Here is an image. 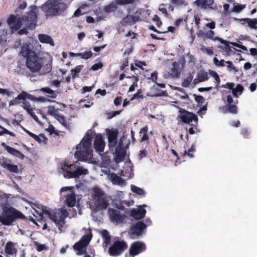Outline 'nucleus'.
<instances>
[{
    "label": "nucleus",
    "instance_id": "1",
    "mask_svg": "<svg viewBox=\"0 0 257 257\" xmlns=\"http://www.w3.org/2000/svg\"><path fill=\"white\" fill-rule=\"evenodd\" d=\"M41 49V45L33 40L23 44L21 48L20 54L27 58L26 66L32 72H41L43 66L42 59L34 51H39Z\"/></svg>",
    "mask_w": 257,
    "mask_h": 257
},
{
    "label": "nucleus",
    "instance_id": "2",
    "mask_svg": "<svg viewBox=\"0 0 257 257\" xmlns=\"http://www.w3.org/2000/svg\"><path fill=\"white\" fill-rule=\"evenodd\" d=\"M35 6L30 7V11L27 16L11 15L8 20V23L12 32L19 30L22 26H26L31 29H34L37 24V14Z\"/></svg>",
    "mask_w": 257,
    "mask_h": 257
},
{
    "label": "nucleus",
    "instance_id": "3",
    "mask_svg": "<svg viewBox=\"0 0 257 257\" xmlns=\"http://www.w3.org/2000/svg\"><path fill=\"white\" fill-rule=\"evenodd\" d=\"M92 132L88 131L81 142L76 147L75 153V157L80 161L94 163L93 150L91 147V138Z\"/></svg>",
    "mask_w": 257,
    "mask_h": 257
},
{
    "label": "nucleus",
    "instance_id": "4",
    "mask_svg": "<svg viewBox=\"0 0 257 257\" xmlns=\"http://www.w3.org/2000/svg\"><path fill=\"white\" fill-rule=\"evenodd\" d=\"M34 210L36 213L35 214L34 213V215L36 217H39L38 220H42L44 217V215H45L46 217H49L55 223L60 230L64 226L65 223V220L68 215L67 211L64 208H61L55 212H52L50 208L43 206H42V212L39 213L35 209H34Z\"/></svg>",
    "mask_w": 257,
    "mask_h": 257
},
{
    "label": "nucleus",
    "instance_id": "5",
    "mask_svg": "<svg viewBox=\"0 0 257 257\" xmlns=\"http://www.w3.org/2000/svg\"><path fill=\"white\" fill-rule=\"evenodd\" d=\"M59 172L63 174L64 177L67 179L77 178L83 177L89 174L88 169L76 162L69 164L66 162L60 163L58 167Z\"/></svg>",
    "mask_w": 257,
    "mask_h": 257
},
{
    "label": "nucleus",
    "instance_id": "6",
    "mask_svg": "<svg viewBox=\"0 0 257 257\" xmlns=\"http://www.w3.org/2000/svg\"><path fill=\"white\" fill-rule=\"evenodd\" d=\"M67 8V5L61 0H49L42 6L47 18L60 16Z\"/></svg>",
    "mask_w": 257,
    "mask_h": 257
},
{
    "label": "nucleus",
    "instance_id": "7",
    "mask_svg": "<svg viewBox=\"0 0 257 257\" xmlns=\"http://www.w3.org/2000/svg\"><path fill=\"white\" fill-rule=\"evenodd\" d=\"M89 205L92 210H101L108 206L107 197L99 188L94 187L92 188L91 199L89 201Z\"/></svg>",
    "mask_w": 257,
    "mask_h": 257
},
{
    "label": "nucleus",
    "instance_id": "8",
    "mask_svg": "<svg viewBox=\"0 0 257 257\" xmlns=\"http://www.w3.org/2000/svg\"><path fill=\"white\" fill-rule=\"evenodd\" d=\"M24 215L13 208H4L0 215V222L4 225H10L15 218H23Z\"/></svg>",
    "mask_w": 257,
    "mask_h": 257
},
{
    "label": "nucleus",
    "instance_id": "9",
    "mask_svg": "<svg viewBox=\"0 0 257 257\" xmlns=\"http://www.w3.org/2000/svg\"><path fill=\"white\" fill-rule=\"evenodd\" d=\"M74 187H64L60 190V195L65 204L69 207H73L77 204L76 196L74 191Z\"/></svg>",
    "mask_w": 257,
    "mask_h": 257
},
{
    "label": "nucleus",
    "instance_id": "10",
    "mask_svg": "<svg viewBox=\"0 0 257 257\" xmlns=\"http://www.w3.org/2000/svg\"><path fill=\"white\" fill-rule=\"evenodd\" d=\"M29 99L31 101L38 102H44L47 101V99L44 97H36L34 96L29 94L26 91H22L15 99L10 101L9 106H13L21 103V101H24L26 99Z\"/></svg>",
    "mask_w": 257,
    "mask_h": 257
},
{
    "label": "nucleus",
    "instance_id": "11",
    "mask_svg": "<svg viewBox=\"0 0 257 257\" xmlns=\"http://www.w3.org/2000/svg\"><path fill=\"white\" fill-rule=\"evenodd\" d=\"M91 238L92 234L90 230H89L87 234L83 235L79 241L73 245V248L76 251L77 254L82 255L85 253L86 247L91 241Z\"/></svg>",
    "mask_w": 257,
    "mask_h": 257
},
{
    "label": "nucleus",
    "instance_id": "12",
    "mask_svg": "<svg viewBox=\"0 0 257 257\" xmlns=\"http://www.w3.org/2000/svg\"><path fill=\"white\" fill-rule=\"evenodd\" d=\"M179 112L178 115V119H180L182 122L190 124L192 122H195V124L197 123V116L191 112H190L182 108H179Z\"/></svg>",
    "mask_w": 257,
    "mask_h": 257
},
{
    "label": "nucleus",
    "instance_id": "13",
    "mask_svg": "<svg viewBox=\"0 0 257 257\" xmlns=\"http://www.w3.org/2000/svg\"><path fill=\"white\" fill-rule=\"evenodd\" d=\"M127 248L126 244L123 241H116L109 248L111 256H117L123 252Z\"/></svg>",
    "mask_w": 257,
    "mask_h": 257
},
{
    "label": "nucleus",
    "instance_id": "14",
    "mask_svg": "<svg viewBox=\"0 0 257 257\" xmlns=\"http://www.w3.org/2000/svg\"><path fill=\"white\" fill-rule=\"evenodd\" d=\"M146 227V225L144 222L139 221L132 225L128 234L132 238L138 237L141 235Z\"/></svg>",
    "mask_w": 257,
    "mask_h": 257
},
{
    "label": "nucleus",
    "instance_id": "15",
    "mask_svg": "<svg viewBox=\"0 0 257 257\" xmlns=\"http://www.w3.org/2000/svg\"><path fill=\"white\" fill-rule=\"evenodd\" d=\"M134 167L130 160L123 163L122 169L120 170V175L124 177L126 180L130 179L134 176Z\"/></svg>",
    "mask_w": 257,
    "mask_h": 257
},
{
    "label": "nucleus",
    "instance_id": "16",
    "mask_svg": "<svg viewBox=\"0 0 257 257\" xmlns=\"http://www.w3.org/2000/svg\"><path fill=\"white\" fill-rule=\"evenodd\" d=\"M93 146L95 151L99 153L102 159H103V158L106 157L105 155H103L101 154V153L103 152L105 146V142L103 141L101 134H97L96 135Z\"/></svg>",
    "mask_w": 257,
    "mask_h": 257
},
{
    "label": "nucleus",
    "instance_id": "17",
    "mask_svg": "<svg viewBox=\"0 0 257 257\" xmlns=\"http://www.w3.org/2000/svg\"><path fill=\"white\" fill-rule=\"evenodd\" d=\"M108 214L110 221L115 224L122 222L124 219V214L116 209H108Z\"/></svg>",
    "mask_w": 257,
    "mask_h": 257
},
{
    "label": "nucleus",
    "instance_id": "18",
    "mask_svg": "<svg viewBox=\"0 0 257 257\" xmlns=\"http://www.w3.org/2000/svg\"><path fill=\"white\" fill-rule=\"evenodd\" d=\"M224 87L228 89V93H231L234 97H237L241 95L243 90V87L240 84H237L235 86L233 83H227Z\"/></svg>",
    "mask_w": 257,
    "mask_h": 257
},
{
    "label": "nucleus",
    "instance_id": "19",
    "mask_svg": "<svg viewBox=\"0 0 257 257\" xmlns=\"http://www.w3.org/2000/svg\"><path fill=\"white\" fill-rule=\"evenodd\" d=\"M146 250V245L141 241H136L132 243L130 248V254L134 256Z\"/></svg>",
    "mask_w": 257,
    "mask_h": 257
},
{
    "label": "nucleus",
    "instance_id": "20",
    "mask_svg": "<svg viewBox=\"0 0 257 257\" xmlns=\"http://www.w3.org/2000/svg\"><path fill=\"white\" fill-rule=\"evenodd\" d=\"M146 206L147 205H144L143 207L140 206L138 208L133 209L131 211V216L136 219H141L143 218L146 213V210L143 207Z\"/></svg>",
    "mask_w": 257,
    "mask_h": 257
},
{
    "label": "nucleus",
    "instance_id": "21",
    "mask_svg": "<svg viewBox=\"0 0 257 257\" xmlns=\"http://www.w3.org/2000/svg\"><path fill=\"white\" fill-rule=\"evenodd\" d=\"M195 4L204 9L215 10L216 7L213 6V0H196Z\"/></svg>",
    "mask_w": 257,
    "mask_h": 257
},
{
    "label": "nucleus",
    "instance_id": "22",
    "mask_svg": "<svg viewBox=\"0 0 257 257\" xmlns=\"http://www.w3.org/2000/svg\"><path fill=\"white\" fill-rule=\"evenodd\" d=\"M109 146L111 147L115 146L117 143V132L113 130L107 131Z\"/></svg>",
    "mask_w": 257,
    "mask_h": 257
},
{
    "label": "nucleus",
    "instance_id": "23",
    "mask_svg": "<svg viewBox=\"0 0 257 257\" xmlns=\"http://www.w3.org/2000/svg\"><path fill=\"white\" fill-rule=\"evenodd\" d=\"M108 179L113 185L124 186L125 185V181L114 173H110L108 175Z\"/></svg>",
    "mask_w": 257,
    "mask_h": 257
},
{
    "label": "nucleus",
    "instance_id": "24",
    "mask_svg": "<svg viewBox=\"0 0 257 257\" xmlns=\"http://www.w3.org/2000/svg\"><path fill=\"white\" fill-rule=\"evenodd\" d=\"M140 19V15L137 13L132 15H128L124 18L122 20V24L123 25H132L139 21Z\"/></svg>",
    "mask_w": 257,
    "mask_h": 257
},
{
    "label": "nucleus",
    "instance_id": "25",
    "mask_svg": "<svg viewBox=\"0 0 257 257\" xmlns=\"http://www.w3.org/2000/svg\"><path fill=\"white\" fill-rule=\"evenodd\" d=\"M2 145L5 148L7 152L13 156L21 159H23L24 158V155L18 150L7 146L5 143H2Z\"/></svg>",
    "mask_w": 257,
    "mask_h": 257
},
{
    "label": "nucleus",
    "instance_id": "26",
    "mask_svg": "<svg viewBox=\"0 0 257 257\" xmlns=\"http://www.w3.org/2000/svg\"><path fill=\"white\" fill-rule=\"evenodd\" d=\"M22 102H23V104L22 105L23 108L26 110L27 113H29L35 120L38 122V118L34 113L33 109L32 108L30 103L28 101H27L26 99L24 101L22 100L21 103Z\"/></svg>",
    "mask_w": 257,
    "mask_h": 257
},
{
    "label": "nucleus",
    "instance_id": "27",
    "mask_svg": "<svg viewBox=\"0 0 257 257\" xmlns=\"http://www.w3.org/2000/svg\"><path fill=\"white\" fill-rule=\"evenodd\" d=\"M39 40L42 43L49 44L51 46L55 45L53 39L49 35L40 34L38 36Z\"/></svg>",
    "mask_w": 257,
    "mask_h": 257
},
{
    "label": "nucleus",
    "instance_id": "28",
    "mask_svg": "<svg viewBox=\"0 0 257 257\" xmlns=\"http://www.w3.org/2000/svg\"><path fill=\"white\" fill-rule=\"evenodd\" d=\"M2 166L12 173H17L19 172V168L18 166L11 164L10 161H4L3 162Z\"/></svg>",
    "mask_w": 257,
    "mask_h": 257
},
{
    "label": "nucleus",
    "instance_id": "29",
    "mask_svg": "<svg viewBox=\"0 0 257 257\" xmlns=\"http://www.w3.org/2000/svg\"><path fill=\"white\" fill-rule=\"evenodd\" d=\"M16 243L11 241L8 242L5 246V252L6 253L10 255H13L16 254L17 252V249L16 247Z\"/></svg>",
    "mask_w": 257,
    "mask_h": 257
},
{
    "label": "nucleus",
    "instance_id": "30",
    "mask_svg": "<svg viewBox=\"0 0 257 257\" xmlns=\"http://www.w3.org/2000/svg\"><path fill=\"white\" fill-rule=\"evenodd\" d=\"M208 79V74L206 72L201 70L197 73V77L193 80L194 83L197 84L199 82L206 81Z\"/></svg>",
    "mask_w": 257,
    "mask_h": 257
},
{
    "label": "nucleus",
    "instance_id": "31",
    "mask_svg": "<svg viewBox=\"0 0 257 257\" xmlns=\"http://www.w3.org/2000/svg\"><path fill=\"white\" fill-rule=\"evenodd\" d=\"M100 234L103 237L104 242L103 246L105 248L107 247L110 243V236L109 235L108 232L106 230H103L100 232Z\"/></svg>",
    "mask_w": 257,
    "mask_h": 257
},
{
    "label": "nucleus",
    "instance_id": "32",
    "mask_svg": "<svg viewBox=\"0 0 257 257\" xmlns=\"http://www.w3.org/2000/svg\"><path fill=\"white\" fill-rule=\"evenodd\" d=\"M233 19L234 20H239V19L235 18H234ZM239 21L246 22L248 24V26L249 27L252 28H254L255 26L257 24V20L255 19H248V18L247 19H239Z\"/></svg>",
    "mask_w": 257,
    "mask_h": 257
},
{
    "label": "nucleus",
    "instance_id": "33",
    "mask_svg": "<svg viewBox=\"0 0 257 257\" xmlns=\"http://www.w3.org/2000/svg\"><path fill=\"white\" fill-rule=\"evenodd\" d=\"M131 189L133 192L138 195L143 196H145L146 195V192L144 190V189L140 187H138L135 185H131Z\"/></svg>",
    "mask_w": 257,
    "mask_h": 257
},
{
    "label": "nucleus",
    "instance_id": "34",
    "mask_svg": "<svg viewBox=\"0 0 257 257\" xmlns=\"http://www.w3.org/2000/svg\"><path fill=\"white\" fill-rule=\"evenodd\" d=\"M179 65L178 63L174 62L172 63V67L171 68V75L173 77H178L179 74Z\"/></svg>",
    "mask_w": 257,
    "mask_h": 257
},
{
    "label": "nucleus",
    "instance_id": "35",
    "mask_svg": "<svg viewBox=\"0 0 257 257\" xmlns=\"http://www.w3.org/2000/svg\"><path fill=\"white\" fill-rule=\"evenodd\" d=\"M199 50L200 52L206 54L209 56L213 54V50L212 47H206L204 45H201L199 47Z\"/></svg>",
    "mask_w": 257,
    "mask_h": 257
},
{
    "label": "nucleus",
    "instance_id": "36",
    "mask_svg": "<svg viewBox=\"0 0 257 257\" xmlns=\"http://www.w3.org/2000/svg\"><path fill=\"white\" fill-rule=\"evenodd\" d=\"M55 118L57 119L61 124L64 126L66 128L69 127V125L64 118V116L61 114L59 112L56 115Z\"/></svg>",
    "mask_w": 257,
    "mask_h": 257
},
{
    "label": "nucleus",
    "instance_id": "37",
    "mask_svg": "<svg viewBox=\"0 0 257 257\" xmlns=\"http://www.w3.org/2000/svg\"><path fill=\"white\" fill-rule=\"evenodd\" d=\"M204 36L208 39H211L214 41H220L221 43H223V42L220 38L214 36V32L212 31H208L206 32L204 34Z\"/></svg>",
    "mask_w": 257,
    "mask_h": 257
},
{
    "label": "nucleus",
    "instance_id": "38",
    "mask_svg": "<svg viewBox=\"0 0 257 257\" xmlns=\"http://www.w3.org/2000/svg\"><path fill=\"white\" fill-rule=\"evenodd\" d=\"M193 76L191 73H188L186 78L182 83V86L184 87H188L192 81Z\"/></svg>",
    "mask_w": 257,
    "mask_h": 257
},
{
    "label": "nucleus",
    "instance_id": "39",
    "mask_svg": "<svg viewBox=\"0 0 257 257\" xmlns=\"http://www.w3.org/2000/svg\"><path fill=\"white\" fill-rule=\"evenodd\" d=\"M41 90L47 94V96L51 98H54L56 97L55 92L49 87L42 88Z\"/></svg>",
    "mask_w": 257,
    "mask_h": 257
},
{
    "label": "nucleus",
    "instance_id": "40",
    "mask_svg": "<svg viewBox=\"0 0 257 257\" xmlns=\"http://www.w3.org/2000/svg\"><path fill=\"white\" fill-rule=\"evenodd\" d=\"M147 131H148L147 126L144 127L141 130V131L140 132V136H142V137L141 139V141L143 142V141H147L148 140V137L146 134Z\"/></svg>",
    "mask_w": 257,
    "mask_h": 257
},
{
    "label": "nucleus",
    "instance_id": "41",
    "mask_svg": "<svg viewBox=\"0 0 257 257\" xmlns=\"http://www.w3.org/2000/svg\"><path fill=\"white\" fill-rule=\"evenodd\" d=\"M132 79L133 82L132 84L131 85L128 89V92H131L135 91L136 88H137L138 86L137 82L138 81V79H137V78L136 77H133Z\"/></svg>",
    "mask_w": 257,
    "mask_h": 257
},
{
    "label": "nucleus",
    "instance_id": "42",
    "mask_svg": "<svg viewBox=\"0 0 257 257\" xmlns=\"http://www.w3.org/2000/svg\"><path fill=\"white\" fill-rule=\"evenodd\" d=\"M136 0H115V3L117 5H125L133 4Z\"/></svg>",
    "mask_w": 257,
    "mask_h": 257
},
{
    "label": "nucleus",
    "instance_id": "43",
    "mask_svg": "<svg viewBox=\"0 0 257 257\" xmlns=\"http://www.w3.org/2000/svg\"><path fill=\"white\" fill-rule=\"evenodd\" d=\"M210 74L215 80V83L216 84V86L217 87L218 85L220 84V80L218 75L216 72L214 71H211L210 72Z\"/></svg>",
    "mask_w": 257,
    "mask_h": 257
},
{
    "label": "nucleus",
    "instance_id": "44",
    "mask_svg": "<svg viewBox=\"0 0 257 257\" xmlns=\"http://www.w3.org/2000/svg\"><path fill=\"white\" fill-rule=\"evenodd\" d=\"M58 109H55L53 106H49L48 107V113L51 115L53 116L54 117L59 113Z\"/></svg>",
    "mask_w": 257,
    "mask_h": 257
},
{
    "label": "nucleus",
    "instance_id": "45",
    "mask_svg": "<svg viewBox=\"0 0 257 257\" xmlns=\"http://www.w3.org/2000/svg\"><path fill=\"white\" fill-rule=\"evenodd\" d=\"M213 61L215 65L218 67L225 66L226 64V61H225L224 60L222 59L219 61L216 57H214L213 58Z\"/></svg>",
    "mask_w": 257,
    "mask_h": 257
},
{
    "label": "nucleus",
    "instance_id": "46",
    "mask_svg": "<svg viewBox=\"0 0 257 257\" xmlns=\"http://www.w3.org/2000/svg\"><path fill=\"white\" fill-rule=\"evenodd\" d=\"M245 8V5L237 4L236 5L234 6L232 11V12H234L239 13L243 9H244Z\"/></svg>",
    "mask_w": 257,
    "mask_h": 257
},
{
    "label": "nucleus",
    "instance_id": "47",
    "mask_svg": "<svg viewBox=\"0 0 257 257\" xmlns=\"http://www.w3.org/2000/svg\"><path fill=\"white\" fill-rule=\"evenodd\" d=\"M224 94L226 96V101L228 103V105H230L233 102L232 96H233L231 93H228V90L224 91Z\"/></svg>",
    "mask_w": 257,
    "mask_h": 257
},
{
    "label": "nucleus",
    "instance_id": "48",
    "mask_svg": "<svg viewBox=\"0 0 257 257\" xmlns=\"http://www.w3.org/2000/svg\"><path fill=\"white\" fill-rule=\"evenodd\" d=\"M225 63H226V64H225V66L227 67V70L228 71H230V72L232 71H234L235 72L237 71V70L235 68V67H234L233 66L232 62L228 61L225 62Z\"/></svg>",
    "mask_w": 257,
    "mask_h": 257
},
{
    "label": "nucleus",
    "instance_id": "49",
    "mask_svg": "<svg viewBox=\"0 0 257 257\" xmlns=\"http://www.w3.org/2000/svg\"><path fill=\"white\" fill-rule=\"evenodd\" d=\"M0 128L2 130L1 131H0V136H3L4 134H9L13 137H14L15 136L13 133L9 131L8 130L2 126L1 125H0Z\"/></svg>",
    "mask_w": 257,
    "mask_h": 257
},
{
    "label": "nucleus",
    "instance_id": "50",
    "mask_svg": "<svg viewBox=\"0 0 257 257\" xmlns=\"http://www.w3.org/2000/svg\"><path fill=\"white\" fill-rule=\"evenodd\" d=\"M144 96L142 94V91L141 89H139L137 91V93H136L131 98V100H133L139 98H143Z\"/></svg>",
    "mask_w": 257,
    "mask_h": 257
},
{
    "label": "nucleus",
    "instance_id": "51",
    "mask_svg": "<svg viewBox=\"0 0 257 257\" xmlns=\"http://www.w3.org/2000/svg\"><path fill=\"white\" fill-rule=\"evenodd\" d=\"M82 66L78 65L74 69L71 70V73L73 78L75 77V76L80 72L82 69Z\"/></svg>",
    "mask_w": 257,
    "mask_h": 257
},
{
    "label": "nucleus",
    "instance_id": "52",
    "mask_svg": "<svg viewBox=\"0 0 257 257\" xmlns=\"http://www.w3.org/2000/svg\"><path fill=\"white\" fill-rule=\"evenodd\" d=\"M195 148L194 146H192L191 148L188 150V152L185 151L184 152V155H187L188 157L192 158L193 157V153L195 152Z\"/></svg>",
    "mask_w": 257,
    "mask_h": 257
},
{
    "label": "nucleus",
    "instance_id": "53",
    "mask_svg": "<svg viewBox=\"0 0 257 257\" xmlns=\"http://www.w3.org/2000/svg\"><path fill=\"white\" fill-rule=\"evenodd\" d=\"M158 73L157 72H154L151 74V77H149V79H151L153 82L156 83L157 79Z\"/></svg>",
    "mask_w": 257,
    "mask_h": 257
},
{
    "label": "nucleus",
    "instance_id": "54",
    "mask_svg": "<svg viewBox=\"0 0 257 257\" xmlns=\"http://www.w3.org/2000/svg\"><path fill=\"white\" fill-rule=\"evenodd\" d=\"M105 9L106 12L110 13L114 11L116 9V7L114 5H110L106 7Z\"/></svg>",
    "mask_w": 257,
    "mask_h": 257
},
{
    "label": "nucleus",
    "instance_id": "55",
    "mask_svg": "<svg viewBox=\"0 0 257 257\" xmlns=\"http://www.w3.org/2000/svg\"><path fill=\"white\" fill-rule=\"evenodd\" d=\"M0 94L7 95L8 96H11L12 95L13 92L9 91L7 89L0 88Z\"/></svg>",
    "mask_w": 257,
    "mask_h": 257
},
{
    "label": "nucleus",
    "instance_id": "56",
    "mask_svg": "<svg viewBox=\"0 0 257 257\" xmlns=\"http://www.w3.org/2000/svg\"><path fill=\"white\" fill-rule=\"evenodd\" d=\"M102 67V64L101 63H96V64H94L92 67H91V69L93 71H96L97 70H98L99 69H101Z\"/></svg>",
    "mask_w": 257,
    "mask_h": 257
},
{
    "label": "nucleus",
    "instance_id": "57",
    "mask_svg": "<svg viewBox=\"0 0 257 257\" xmlns=\"http://www.w3.org/2000/svg\"><path fill=\"white\" fill-rule=\"evenodd\" d=\"M92 55V52L91 51H87L83 53L82 58L84 59H87L90 58Z\"/></svg>",
    "mask_w": 257,
    "mask_h": 257
},
{
    "label": "nucleus",
    "instance_id": "58",
    "mask_svg": "<svg viewBox=\"0 0 257 257\" xmlns=\"http://www.w3.org/2000/svg\"><path fill=\"white\" fill-rule=\"evenodd\" d=\"M147 155V152L146 150H143L140 151L139 154V159H142L143 158L146 157Z\"/></svg>",
    "mask_w": 257,
    "mask_h": 257
},
{
    "label": "nucleus",
    "instance_id": "59",
    "mask_svg": "<svg viewBox=\"0 0 257 257\" xmlns=\"http://www.w3.org/2000/svg\"><path fill=\"white\" fill-rule=\"evenodd\" d=\"M228 110L231 113H236L237 111V108L235 105H228Z\"/></svg>",
    "mask_w": 257,
    "mask_h": 257
},
{
    "label": "nucleus",
    "instance_id": "60",
    "mask_svg": "<svg viewBox=\"0 0 257 257\" xmlns=\"http://www.w3.org/2000/svg\"><path fill=\"white\" fill-rule=\"evenodd\" d=\"M172 3L177 6H181L182 5H185L184 0H172Z\"/></svg>",
    "mask_w": 257,
    "mask_h": 257
},
{
    "label": "nucleus",
    "instance_id": "61",
    "mask_svg": "<svg viewBox=\"0 0 257 257\" xmlns=\"http://www.w3.org/2000/svg\"><path fill=\"white\" fill-rule=\"evenodd\" d=\"M37 249L39 251H41L43 250L47 249V247L44 244H37Z\"/></svg>",
    "mask_w": 257,
    "mask_h": 257
},
{
    "label": "nucleus",
    "instance_id": "62",
    "mask_svg": "<svg viewBox=\"0 0 257 257\" xmlns=\"http://www.w3.org/2000/svg\"><path fill=\"white\" fill-rule=\"evenodd\" d=\"M233 46L236 47L237 48L241 49L243 51H246L247 49L246 47L243 45H241L240 44H237L236 43H231Z\"/></svg>",
    "mask_w": 257,
    "mask_h": 257
},
{
    "label": "nucleus",
    "instance_id": "63",
    "mask_svg": "<svg viewBox=\"0 0 257 257\" xmlns=\"http://www.w3.org/2000/svg\"><path fill=\"white\" fill-rule=\"evenodd\" d=\"M48 132L50 133V134H57L56 133L54 127L52 125H50L47 128Z\"/></svg>",
    "mask_w": 257,
    "mask_h": 257
},
{
    "label": "nucleus",
    "instance_id": "64",
    "mask_svg": "<svg viewBox=\"0 0 257 257\" xmlns=\"http://www.w3.org/2000/svg\"><path fill=\"white\" fill-rule=\"evenodd\" d=\"M250 54L257 58V49L255 48H251L249 50Z\"/></svg>",
    "mask_w": 257,
    "mask_h": 257
}]
</instances>
